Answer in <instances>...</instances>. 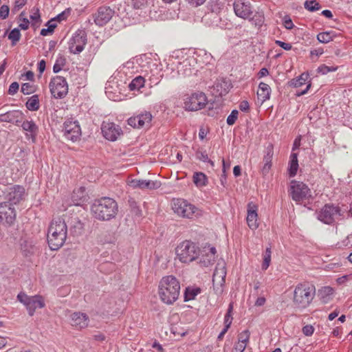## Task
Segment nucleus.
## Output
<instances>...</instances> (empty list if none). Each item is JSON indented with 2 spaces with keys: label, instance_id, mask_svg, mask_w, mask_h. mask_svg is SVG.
I'll use <instances>...</instances> for the list:
<instances>
[{
  "label": "nucleus",
  "instance_id": "44",
  "mask_svg": "<svg viewBox=\"0 0 352 352\" xmlns=\"http://www.w3.org/2000/svg\"><path fill=\"white\" fill-rule=\"evenodd\" d=\"M54 19L49 21L47 23V28H43L41 31V35L47 36L49 34H52L54 32V29L56 28L57 25L54 22Z\"/></svg>",
  "mask_w": 352,
  "mask_h": 352
},
{
  "label": "nucleus",
  "instance_id": "7",
  "mask_svg": "<svg viewBox=\"0 0 352 352\" xmlns=\"http://www.w3.org/2000/svg\"><path fill=\"white\" fill-rule=\"evenodd\" d=\"M17 299L26 307L31 316L34 315L36 309H41L45 306L44 298L40 295L30 296L21 292L17 295Z\"/></svg>",
  "mask_w": 352,
  "mask_h": 352
},
{
  "label": "nucleus",
  "instance_id": "55",
  "mask_svg": "<svg viewBox=\"0 0 352 352\" xmlns=\"http://www.w3.org/2000/svg\"><path fill=\"white\" fill-rule=\"evenodd\" d=\"M148 0H133V6L136 9H142L147 6Z\"/></svg>",
  "mask_w": 352,
  "mask_h": 352
},
{
  "label": "nucleus",
  "instance_id": "6",
  "mask_svg": "<svg viewBox=\"0 0 352 352\" xmlns=\"http://www.w3.org/2000/svg\"><path fill=\"white\" fill-rule=\"evenodd\" d=\"M172 209L175 214L183 218L192 219L199 215L197 207L182 199H173Z\"/></svg>",
  "mask_w": 352,
  "mask_h": 352
},
{
  "label": "nucleus",
  "instance_id": "8",
  "mask_svg": "<svg viewBox=\"0 0 352 352\" xmlns=\"http://www.w3.org/2000/svg\"><path fill=\"white\" fill-rule=\"evenodd\" d=\"M208 102L207 97L201 91H196L184 98V108L188 111H198L204 108Z\"/></svg>",
  "mask_w": 352,
  "mask_h": 352
},
{
  "label": "nucleus",
  "instance_id": "33",
  "mask_svg": "<svg viewBox=\"0 0 352 352\" xmlns=\"http://www.w3.org/2000/svg\"><path fill=\"white\" fill-rule=\"evenodd\" d=\"M144 82L145 80L144 77L141 76H137L129 83V88L131 91H138L144 86Z\"/></svg>",
  "mask_w": 352,
  "mask_h": 352
},
{
  "label": "nucleus",
  "instance_id": "12",
  "mask_svg": "<svg viewBox=\"0 0 352 352\" xmlns=\"http://www.w3.org/2000/svg\"><path fill=\"white\" fill-rule=\"evenodd\" d=\"M25 190L20 185H14L8 188L5 195L6 201L11 206L19 204L25 199Z\"/></svg>",
  "mask_w": 352,
  "mask_h": 352
},
{
  "label": "nucleus",
  "instance_id": "48",
  "mask_svg": "<svg viewBox=\"0 0 352 352\" xmlns=\"http://www.w3.org/2000/svg\"><path fill=\"white\" fill-rule=\"evenodd\" d=\"M305 8L311 12L318 10L320 8V4L315 0L306 1L305 2Z\"/></svg>",
  "mask_w": 352,
  "mask_h": 352
},
{
  "label": "nucleus",
  "instance_id": "20",
  "mask_svg": "<svg viewBox=\"0 0 352 352\" xmlns=\"http://www.w3.org/2000/svg\"><path fill=\"white\" fill-rule=\"evenodd\" d=\"M257 210V206L253 202L248 204L246 221L248 227L252 230H256L258 227Z\"/></svg>",
  "mask_w": 352,
  "mask_h": 352
},
{
  "label": "nucleus",
  "instance_id": "52",
  "mask_svg": "<svg viewBox=\"0 0 352 352\" xmlns=\"http://www.w3.org/2000/svg\"><path fill=\"white\" fill-rule=\"evenodd\" d=\"M250 339V332L248 330H245L242 331L241 333H239L238 337V341L241 342V343H248L249 342Z\"/></svg>",
  "mask_w": 352,
  "mask_h": 352
},
{
  "label": "nucleus",
  "instance_id": "2",
  "mask_svg": "<svg viewBox=\"0 0 352 352\" xmlns=\"http://www.w3.org/2000/svg\"><path fill=\"white\" fill-rule=\"evenodd\" d=\"M180 284L173 276L163 277L158 286V294L161 300L167 305L175 302L179 296Z\"/></svg>",
  "mask_w": 352,
  "mask_h": 352
},
{
  "label": "nucleus",
  "instance_id": "32",
  "mask_svg": "<svg viewBox=\"0 0 352 352\" xmlns=\"http://www.w3.org/2000/svg\"><path fill=\"white\" fill-rule=\"evenodd\" d=\"M155 67L154 69H151V75L148 76V80L151 81V83L153 85H157L161 80L163 74L161 73V69H158L157 66L153 65Z\"/></svg>",
  "mask_w": 352,
  "mask_h": 352
},
{
  "label": "nucleus",
  "instance_id": "14",
  "mask_svg": "<svg viewBox=\"0 0 352 352\" xmlns=\"http://www.w3.org/2000/svg\"><path fill=\"white\" fill-rule=\"evenodd\" d=\"M16 213L14 208L8 204V202L0 204V223L6 225H12L16 220Z\"/></svg>",
  "mask_w": 352,
  "mask_h": 352
},
{
  "label": "nucleus",
  "instance_id": "39",
  "mask_svg": "<svg viewBox=\"0 0 352 352\" xmlns=\"http://www.w3.org/2000/svg\"><path fill=\"white\" fill-rule=\"evenodd\" d=\"M335 34L333 32H324L317 35V39L322 43H327L333 40Z\"/></svg>",
  "mask_w": 352,
  "mask_h": 352
},
{
  "label": "nucleus",
  "instance_id": "16",
  "mask_svg": "<svg viewBox=\"0 0 352 352\" xmlns=\"http://www.w3.org/2000/svg\"><path fill=\"white\" fill-rule=\"evenodd\" d=\"M235 14L243 19H249L252 14L251 3L245 0H235L233 3Z\"/></svg>",
  "mask_w": 352,
  "mask_h": 352
},
{
  "label": "nucleus",
  "instance_id": "63",
  "mask_svg": "<svg viewBox=\"0 0 352 352\" xmlns=\"http://www.w3.org/2000/svg\"><path fill=\"white\" fill-rule=\"evenodd\" d=\"M250 108V105L248 101L243 100L239 104V109L242 111H247Z\"/></svg>",
  "mask_w": 352,
  "mask_h": 352
},
{
  "label": "nucleus",
  "instance_id": "51",
  "mask_svg": "<svg viewBox=\"0 0 352 352\" xmlns=\"http://www.w3.org/2000/svg\"><path fill=\"white\" fill-rule=\"evenodd\" d=\"M128 124L133 128H143V126L140 123L137 116L131 117L128 119Z\"/></svg>",
  "mask_w": 352,
  "mask_h": 352
},
{
  "label": "nucleus",
  "instance_id": "53",
  "mask_svg": "<svg viewBox=\"0 0 352 352\" xmlns=\"http://www.w3.org/2000/svg\"><path fill=\"white\" fill-rule=\"evenodd\" d=\"M336 69V67H328L325 65H322L318 68V72L322 74H326L330 72H335Z\"/></svg>",
  "mask_w": 352,
  "mask_h": 352
},
{
  "label": "nucleus",
  "instance_id": "35",
  "mask_svg": "<svg viewBox=\"0 0 352 352\" xmlns=\"http://www.w3.org/2000/svg\"><path fill=\"white\" fill-rule=\"evenodd\" d=\"M143 127H148L152 120V115L149 111H144L136 116Z\"/></svg>",
  "mask_w": 352,
  "mask_h": 352
},
{
  "label": "nucleus",
  "instance_id": "34",
  "mask_svg": "<svg viewBox=\"0 0 352 352\" xmlns=\"http://www.w3.org/2000/svg\"><path fill=\"white\" fill-rule=\"evenodd\" d=\"M25 106L30 111H37L39 109V99L38 95H33L28 98L26 102Z\"/></svg>",
  "mask_w": 352,
  "mask_h": 352
},
{
  "label": "nucleus",
  "instance_id": "24",
  "mask_svg": "<svg viewBox=\"0 0 352 352\" xmlns=\"http://www.w3.org/2000/svg\"><path fill=\"white\" fill-rule=\"evenodd\" d=\"M230 83L225 80H217L213 86V94L216 96H223L228 93Z\"/></svg>",
  "mask_w": 352,
  "mask_h": 352
},
{
  "label": "nucleus",
  "instance_id": "46",
  "mask_svg": "<svg viewBox=\"0 0 352 352\" xmlns=\"http://www.w3.org/2000/svg\"><path fill=\"white\" fill-rule=\"evenodd\" d=\"M233 309V305L232 303L229 305V307L228 309L227 313L224 318V324L227 327V328H230L232 321V312Z\"/></svg>",
  "mask_w": 352,
  "mask_h": 352
},
{
  "label": "nucleus",
  "instance_id": "13",
  "mask_svg": "<svg viewBox=\"0 0 352 352\" xmlns=\"http://www.w3.org/2000/svg\"><path fill=\"white\" fill-rule=\"evenodd\" d=\"M340 215L338 207L326 204L318 212V219L326 224H331Z\"/></svg>",
  "mask_w": 352,
  "mask_h": 352
},
{
  "label": "nucleus",
  "instance_id": "64",
  "mask_svg": "<svg viewBox=\"0 0 352 352\" xmlns=\"http://www.w3.org/2000/svg\"><path fill=\"white\" fill-rule=\"evenodd\" d=\"M197 158L203 162L209 160L208 155L205 152L198 153L197 154Z\"/></svg>",
  "mask_w": 352,
  "mask_h": 352
},
{
  "label": "nucleus",
  "instance_id": "26",
  "mask_svg": "<svg viewBox=\"0 0 352 352\" xmlns=\"http://www.w3.org/2000/svg\"><path fill=\"white\" fill-rule=\"evenodd\" d=\"M271 95V88L270 87L265 83L260 82L258 85V89L257 91V96L258 100L261 101V104H263L266 100H269Z\"/></svg>",
  "mask_w": 352,
  "mask_h": 352
},
{
  "label": "nucleus",
  "instance_id": "10",
  "mask_svg": "<svg viewBox=\"0 0 352 352\" xmlns=\"http://www.w3.org/2000/svg\"><path fill=\"white\" fill-rule=\"evenodd\" d=\"M50 92L55 98H63L68 93V85L65 78L60 76L52 78L50 82Z\"/></svg>",
  "mask_w": 352,
  "mask_h": 352
},
{
  "label": "nucleus",
  "instance_id": "1",
  "mask_svg": "<svg viewBox=\"0 0 352 352\" xmlns=\"http://www.w3.org/2000/svg\"><path fill=\"white\" fill-rule=\"evenodd\" d=\"M67 226L61 217L54 218L47 230V243L52 250L61 248L67 239Z\"/></svg>",
  "mask_w": 352,
  "mask_h": 352
},
{
  "label": "nucleus",
  "instance_id": "56",
  "mask_svg": "<svg viewBox=\"0 0 352 352\" xmlns=\"http://www.w3.org/2000/svg\"><path fill=\"white\" fill-rule=\"evenodd\" d=\"M246 343H241V342L238 341L237 343L235 344L234 347V352H243L247 346Z\"/></svg>",
  "mask_w": 352,
  "mask_h": 352
},
{
  "label": "nucleus",
  "instance_id": "22",
  "mask_svg": "<svg viewBox=\"0 0 352 352\" xmlns=\"http://www.w3.org/2000/svg\"><path fill=\"white\" fill-rule=\"evenodd\" d=\"M226 276V263L223 261L218 262L212 276L213 284L220 286L223 285L225 283Z\"/></svg>",
  "mask_w": 352,
  "mask_h": 352
},
{
  "label": "nucleus",
  "instance_id": "49",
  "mask_svg": "<svg viewBox=\"0 0 352 352\" xmlns=\"http://www.w3.org/2000/svg\"><path fill=\"white\" fill-rule=\"evenodd\" d=\"M21 91L23 94L28 95L34 91V87L30 83L25 82L22 85Z\"/></svg>",
  "mask_w": 352,
  "mask_h": 352
},
{
  "label": "nucleus",
  "instance_id": "61",
  "mask_svg": "<svg viewBox=\"0 0 352 352\" xmlns=\"http://www.w3.org/2000/svg\"><path fill=\"white\" fill-rule=\"evenodd\" d=\"M69 10H65L63 11V12H61L60 14H59L54 19V21L56 19H57L58 21H61L63 20H65L67 16L69 14Z\"/></svg>",
  "mask_w": 352,
  "mask_h": 352
},
{
  "label": "nucleus",
  "instance_id": "17",
  "mask_svg": "<svg viewBox=\"0 0 352 352\" xmlns=\"http://www.w3.org/2000/svg\"><path fill=\"white\" fill-rule=\"evenodd\" d=\"M103 136L110 141H115L122 134V129L113 122H103L101 127Z\"/></svg>",
  "mask_w": 352,
  "mask_h": 352
},
{
  "label": "nucleus",
  "instance_id": "9",
  "mask_svg": "<svg viewBox=\"0 0 352 352\" xmlns=\"http://www.w3.org/2000/svg\"><path fill=\"white\" fill-rule=\"evenodd\" d=\"M289 193L292 199L296 203H300L311 197V192L309 187L302 182L292 181L291 183Z\"/></svg>",
  "mask_w": 352,
  "mask_h": 352
},
{
  "label": "nucleus",
  "instance_id": "30",
  "mask_svg": "<svg viewBox=\"0 0 352 352\" xmlns=\"http://www.w3.org/2000/svg\"><path fill=\"white\" fill-rule=\"evenodd\" d=\"M72 199L74 205L78 206L86 199L85 188L80 187L73 191Z\"/></svg>",
  "mask_w": 352,
  "mask_h": 352
},
{
  "label": "nucleus",
  "instance_id": "19",
  "mask_svg": "<svg viewBox=\"0 0 352 352\" xmlns=\"http://www.w3.org/2000/svg\"><path fill=\"white\" fill-rule=\"evenodd\" d=\"M114 12L109 7H100L96 13L93 15L96 25L103 26L112 18Z\"/></svg>",
  "mask_w": 352,
  "mask_h": 352
},
{
  "label": "nucleus",
  "instance_id": "4",
  "mask_svg": "<svg viewBox=\"0 0 352 352\" xmlns=\"http://www.w3.org/2000/svg\"><path fill=\"white\" fill-rule=\"evenodd\" d=\"M316 294L314 285L308 282L298 284L294 291L293 302L298 309L307 308Z\"/></svg>",
  "mask_w": 352,
  "mask_h": 352
},
{
  "label": "nucleus",
  "instance_id": "57",
  "mask_svg": "<svg viewBox=\"0 0 352 352\" xmlns=\"http://www.w3.org/2000/svg\"><path fill=\"white\" fill-rule=\"evenodd\" d=\"M19 85L16 82H12L8 89V94L10 95H14L19 90Z\"/></svg>",
  "mask_w": 352,
  "mask_h": 352
},
{
  "label": "nucleus",
  "instance_id": "45",
  "mask_svg": "<svg viewBox=\"0 0 352 352\" xmlns=\"http://www.w3.org/2000/svg\"><path fill=\"white\" fill-rule=\"evenodd\" d=\"M8 38L12 41V45H14L21 38V32L18 28L13 29L8 34Z\"/></svg>",
  "mask_w": 352,
  "mask_h": 352
},
{
  "label": "nucleus",
  "instance_id": "40",
  "mask_svg": "<svg viewBox=\"0 0 352 352\" xmlns=\"http://www.w3.org/2000/svg\"><path fill=\"white\" fill-rule=\"evenodd\" d=\"M309 76L308 74L303 73L302 74L299 78L293 79L291 81V85L294 87H300L303 85L306 84V82L308 80Z\"/></svg>",
  "mask_w": 352,
  "mask_h": 352
},
{
  "label": "nucleus",
  "instance_id": "15",
  "mask_svg": "<svg viewBox=\"0 0 352 352\" xmlns=\"http://www.w3.org/2000/svg\"><path fill=\"white\" fill-rule=\"evenodd\" d=\"M64 136L66 139L75 142L80 138L81 129L78 122L72 120H67L64 122Z\"/></svg>",
  "mask_w": 352,
  "mask_h": 352
},
{
  "label": "nucleus",
  "instance_id": "11",
  "mask_svg": "<svg viewBox=\"0 0 352 352\" xmlns=\"http://www.w3.org/2000/svg\"><path fill=\"white\" fill-rule=\"evenodd\" d=\"M87 43V34L82 30H77L69 41V50L71 53L79 54Z\"/></svg>",
  "mask_w": 352,
  "mask_h": 352
},
{
  "label": "nucleus",
  "instance_id": "5",
  "mask_svg": "<svg viewBox=\"0 0 352 352\" xmlns=\"http://www.w3.org/2000/svg\"><path fill=\"white\" fill-rule=\"evenodd\" d=\"M200 254L199 248L190 241L182 242L176 248L178 259L184 263H189L197 259Z\"/></svg>",
  "mask_w": 352,
  "mask_h": 352
},
{
  "label": "nucleus",
  "instance_id": "59",
  "mask_svg": "<svg viewBox=\"0 0 352 352\" xmlns=\"http://www.w3.org/2000/svg\"><path fill=\"white\" fill-rule=\"evenodd\" d=\"M27 0H15L14 10L18 11L26 3Z\"/></svg>",
  "mask_w": 352,
  "mask_h": 352
},
{
  "label": "nucleus",
  "instance_id": "21",
  "mask_svg": "<svg viewBox=\"0 0 352 352\" xmlns=\"http://www.w3.org/2000/svg\"><path fill=\"white\" fill-rule=\"evenodd\" d=\"M71 324L77 329L87 327L89 322V316L86 314L80 312L72 313L70 316Z\"/></svg>",
  "mask_w": 352,
  "mask_h": 352
},
{
  "label": "nucleus",
  "instance_id": "27",
  "mask_svg": "<svg viewBox=\"0 0 352 352\" xmlns=\"http://www.w3.org/2000/svg\"><path fill=\"white\" fill-rule=\"evenodd\" d=\"M21 126L26 131L27 136H29L34 142L38 132V126L32 120H25L22 123Z\"/></svg>",
  "mask_w": 352,
  "mask_h": 352
},
{
  "label": "nucleus",
  "instance_id": "28",
  "mask_svg": "<svg viewBox=\"0 0 352 352\" xmlns=\"http://www.w3.org/2000/svg\"><path fill=\"white\" fill-rule=\"evenodd\" d=\"M69 230L74 236L81 235L84 230V223L78 217H72L69 222Z\"/></svg>",
  "mask_w": 352,
  "mask_h": 352
},
{
  "label": "nucleus",
  "instance_id": "54",
  "mask_svg": "<svg viewBox=\"0 0 352 352\" xmlns=\"http://www.w3.org/2000/svg\"><path fill=\"white\" fill-rule=\"evenodd\" d=\"M10 8L8 6L3 5L0 7V18L5 19L9 15Z\"/></svg>",
  "mask_w": 352,
  "mask_h": 352
},
{
  "label": "nucleus",
  "instance_id": "41",
  "mask_svg": "<svg viewBox=\"0 0 352 352\" xmlns=\"http://www.w3.org/2000/svg\"><path fill=\"white\" fill-rule=\"evenodd\" d=\"M222 174L220 177V182L223 186H226L227 181H226V171L228 170L230 168V163L229 162H226L224 159H222Z\"/></svg>",
  "mask_w": 352,
  "mask_h": 352
},
{
  "label": "nucleus",
  "instance_id": "47",
  "mask_svg": "<svg viewBox=\"0 0 352 352\" xmlns=\"http://www.w3.org/2000/svg\"><path fill=\"white\" fill-rule=\"evenodd\" d=\"M272 158V154L270 152H268L267 154L264 157V166L263 167V172L264 173H268L271 167Z\"/></svg>",
  "mask_w": 352,
  "mask_h": 352
},
{
  "label": "nucleus",
  "instance_id": "62",
  "mask_svg": "<svg viewBox=\"0 0 352 352\" xmlns=\"http://www.w3.org/2000/svg\"><path fill=\"white\" fill-rule=\"evenodd\" d=\"M276 43L285 50H290L292 49V45L289 43H285L280 41H276Z\"/></svg>",
  "mask_w": 352,
  "mask_h": 352
},
{
  "label": "nucleus",
  "instance_id": "50",
  "mask_svg": "<svg viewBox=\"0 0 352 352\" xmlns=\"http://www.w3.org/2000/svg\"><path fill=\"white\" fill-rule=\"evenodd\" d=\"M239 111L237 110H232L231 113L227 118V124L228 125H233L237 120Z\"/></svg>",
  "mask_w": 352,
  "mask_h": 352
},
{
  "label": "nucleus",
  "instance_id": "38",
  "mask_svg": "<svg viewBox=\"0 0 352 352\" xmlns=\"http://www.w3.org/2000/svg\"><path fill=\"white\" fill-rule=\"evenodd\" d=\"M250 21L252 22V25H254L255 27L260 28L264 23L265 17L264 14L262 12H256L254 15L248 19Z\"/></svg>",
  "mask_w": 352,
  "mask_h": 352
},
{
  "label": "nucleus",
  "instance_id": "60",
  "mask_svg": "<svg viewBox=\"0 0 352 352\" xmlns=\"http://www.w3.org/2000/svg\"><path fill=\"white\" fill-rule=\"evenodd\" d=\"M302 333L307 336H311L314 333V328L311 325H306L302 328Z\"/></svg>",
  "mask_w": 352,
  "mask_h": 352
},
{
  "label": "nucleus",
  "instance_id": "37",
  "mask_svg": "<svg viewBox=\"0 0 352 352\" xmlns=\"http://www.w3.org/2000/svg\"><path fill=\"white\" fill-rule=\"evenodd\" d=\"M193 182L198 187L205 186L207 183V177L203 173H195L193 175Z\"/></svg>",
  "mask_w": 352,
  "mask_h": 352
},
{
  "label": "nucleus",
  "instance_id": "23",
  "mask_svg": "<svg viewBox=\"0 0 352 352\" xmlns=\"http://www.w3.org/2000/svg\"><path fill=\"white\" fill-rule=\"evenodd\" d=\"M21 251L23 256H31L36 252V248L32 240L22 238L20 241Z\"/></svg>",
  "mask_w": 352,
  "mask_h": 352
},
{
  "label": "nucleus",
  "instance_id": "58",
  "mask_svg": "<svg viewBox=\"0 0 352 352\" xmlns=\"http://www.w3.org/2000/svg\"><path fill=\"white\" fill-rule=\"evenodd\" d=\"M283 25H284L285 28L287 30H291L294 27V23H293L292 19L287 16L284 17Z\"/></svg>",
  "mask_w": 352,
  "mask_h": 352
},
{
  "label": "nucleus",
  "instance_id": "25",
  "mask_svg": "<svg viewBox=\"0 0 352 352\" xmlns=\"http://www.w3.org/2000/svg\"><path fill=\"white\" fill-rule=\"evenodd\" d=\"M207 252L202 254L199 258V263L201 267H208L211 265L215 259L216 249L214 247L210 248Z\"/></svg>",
  "mask_w": 352,
  "mask_h": 352
},
{
  "label": "nucleus",
  "instance_id": "31",
  "mask_svg": "<svg viewBox=\"0 0 352 352\" xmlns=\"http://www.w3.org/2000/svg\"><path fill=\"white\" fill-rule=\"evenodd\" d=\"M298 168V162L296 153H292L289 164V174L290 177H294L296 175Z\"/></svg>",
  "mask_w": 352,
  "mask_h": 352
},
{
  "label": "nucleus",
  "instance_id": "29",
  "mask_svg": "<svg viewBox=\"0 0 352 352\" xmlns=\"http://www.w3.org/2000/svg\"><path fill=\"white\" fill-rule=\"evenodd\" d=\"M22 113L18 111H8L0 115V121L10 123H17L21 118Z\"/></svg>",
  "mask_w": 352,
  "mask_h": 352
},
{
  "label": "nucleus",
  "instance_id": "42",
  "mask_svg": "<svg viewBox=\"0 0 352 352\" xmlns=\"http://www.w3.org/2000/svg\"><path fill=\"white\" fill-rule=\"evenodd\" d=\"M66 63V60L63 56L59 55L56 60L53 66V72L54 73L59 72Z\"/></svg>",
  "mask_w": 352,
  "mask_h": 352
},
{
  "label": "nucleus",
  "instance_id": "43",
  "mask_svg": "<svg viewBox=\"0 0 352 352\" xmlns=\"http://www.w3.org/2000/svg\"><path fill=\"white\" fill-rule=\"evenodd\" d=\"M271 254H272L271 248H267L265 250V252L263 254V264H262V270H266L269 267V266L270 265V262H271Z\"/></svg>",
  "mask_w": 352,
  "mask_h": 352
},
{
  "label": "nucleus",
  "instance_id": "3",
  "mask_svg": "<svg viewBox=\"0 0 352 352\" xmlns=\"http://www.w3.org/2000/svg\"><path fill=\"white\" fill-rule=\"evenodd\" d=\"M93 216L100 221H109L116 217L118 211L116 201L109 197L97 199L91 208Z\"/></svg>",
  "mask_w": 352,
  "mask_h": 352
},
{
  "label": "nucleus",
  "instance_id": "36",
  "mask_svg": "<svg viewBox=\"0 0 352 352\" xmlns=\"http://www.w3.org/2000/svg\"><path fill=\"white\" fill-rule=\"evenodd\" d=\"M201 292L199 287H187L184 293V300L189 301L195 298Z\"/></svg>",
  "mask_w": 352,
  "mask_h": 352
},
{
  "label": "nucleus",
  "instance_id": "18",
  "mask_svg": "<svg viewBox=\"0 0 352 352\" xmlns=\"http://www.w3.org/2000/svg\"><path fill=\"white\" fill-rule=\"evenodd\" d=\"M127 184L129 187L135 189L153 190L160 187L161 183L158 181L131 179H128Z\"/></svg>",
  "mask_w": 352,
  "mask_h": 352
}]
</instances>
